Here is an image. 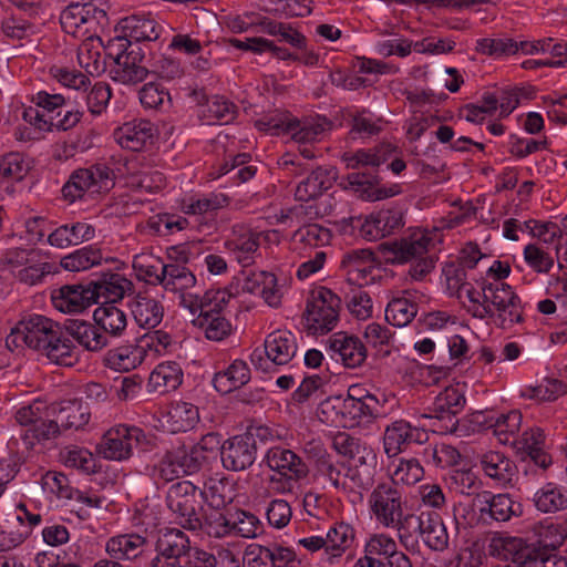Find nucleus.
Listing matches in <instances>:
<instances>
[{
	"label": "nucleus",
	"mask_w": 567,
	"mask_h": 567,
	"mask_svg": "<svg viewBox=\"0 0 567 567\" xmlns=\"http://www.w3.org/2000/svg\"><path fill=\"white\" fill-rule=\"evenodd\" d=\"M9 348L25 346L41 351L52 362L72 367L78 362L73 341L62 327L42 315H30L21 319L6 339Z\"/></svg>",
	"instance_id": "nucleus-1"
},
{
	"label": "nucleus",
	"mask_w": 567,
	"mask_h": 567,
	"mask_svg": "<svg viewBox=\"0 0 567 567\" xmlns=\"http://www.w3.org/2000/svg\"><path fill=\"white\" fill-rule=\"evenodd\" d=\"M370 517L381 527L396 532L403 547H408V529L414 520L409 498L402 486L380 481L367 496Z\"/></svg>",
	"instance_id": "nucleus-2"
},
{
	"label": "nucleus",
	"mask_w": 567,
	"mask_h": 567,
	"mask_svg": "<svg viewBox=\"0 0 567 567\" xmlns=\"http://www.w3.org/2000/svg\"><path fill=\"white\" fill-rule=\"evenodd\" d=\"M357 529L343 520L333 522L323 535L299 538L297 546L309 554H318L319 567H339L353 559Z\"/></svg>",
	"instance_id": "nucleus-3"
},
{
	"label": "nucleus",
	"mask_w": 567,
	"mask_h": 567,
	"mask_svg": "<svg viewBox=\"0 0 567 567\" xmlns=\"http://www.w3.org/2000/svg\"><path fill=\"white\" fill-rule=\"evenodd\" d=\"M340 297L331 289L319 286L310 290L303 312V328L310 336L332 331L339 322Z\"/></svg>",
	"instance_id": "nucleus-4"
},
{
	"label": "nucleus",
	"mask_w": 567,
	"mask_h": 567,
	"mask_svg": "<svg viewBox=\"0 0 567 567\" xmlns=\"http://www.w3.org/2000/svg\"><path fill=\"white\" fill-rule=\"evenodd\" d=\"M114 179L115 174L109 165L96 163L73 171L61 193L63 198L72 204L96 194L107 193L113 188Z\"/></svg>",
	"instance_id": "nucleus-5"
},
{
	"label": "nucleus",
	"mask_w": 567,
	"mask_h": 567,
	"mask_svg": "<svg viewBox=\"0 0 567 567\" xmlns=\"http://www.w3.org/2000/svg\"><path fill=\"white\" fill-rule=\"evenodd\" d=\"M485 302L494 310L498 327L509 329L524 321V306L512 286L505 282H486L482 286Z\"/></svg>",
	"instance_id": "nucleus-6"
},
{
	"label": "nucleus",
	"mask_w": 567,
	"mask_h": 567,
	"mask_svg": "<svg viewBox=\"0 0 567 567\" xmlns=\"http://www.w3.org/2000/svg\"><path fill=\"white\" fill-rule=\"evenodd\" d=\"M120 33L110 40L107 55H113V49L131 45L132 41L145 42L156 41L164 31L163 25L156 20L152 12H137L122 18L116 27Z\"/></svg>",
	"instance_id": "nucleus-7"
},
{
	"label": "nucleus",
	"mask_w": 567,
	"mask_h": 567,
	"mask_svg": "<svg viewBox=\"0 0 567 567\" xmlns=\"http://www.w3.org/2000/svg\"><path fill=\"white\" fill-rule=\"evenodd\" d=\"M298 352L297 337L289 330H276L264 342V350L255 349L250 361L256 369L268 372L271 365L288 364Z\"/></svg>",
	"instance_id": "nucleus-8"
},
{
	"label": "nucleus",
	"mask_w": 567,
	"mask_h": 567,
	"mask_svg": "<svg viewBox=\"0 0 567 567\" xmlns=\"http://www.w3.org/2000/svg\"><path fill=\"white\" fill-rule=\"evenodd\" d=\"M466 399L458 388L447 386L435 398L430 411L433 431L440 434L461 433L456 415L464 409Z\"/></svg>",
	"instance_id": "nucleus-9"
},
{
	"label": "nucleus",
	"mask_w": 567,
	"mask_h": 567,
	"mask_svg": "<svg viewBox=\"0 0 567 567\" xmlns=\"http://www.w3.org/2000/svg\"><path fill=\"white\" fill-rule=\"evenodd\" d=\"M145 440L142 429L134 425L118 424L111 427L102 439L100 452L104 458L125 461L131 457L133 449Z\"/></svg>",
	"instance_id": "nucleus-10"
},
{
	"label": "nucleus",
	"mask_w": 567,
	"mask_h": 567,
	"mask_svg": "<svg viewBox=\"0 0 567 567\" xmlns=\"http://www.w3.org/2000/svg\"><path fill=\"white\" fill-rule=\"evenodd\" d=\"M417 532L423 543L432 550L443 551L449 547L450 536L447 529L442 520V517L436 512H421L420 515L414 514V520L408 529V547L416 544L413 542L412 534Z\"/></svg>",
	"instance_id": "nucleus-11"
},
{
	"label": "nucleus",
	"mask_w": 567,
	"mask_h": 567,
	"mask_svg": "<svg viewBox=\"0 0 567 567\" xmlns=\"http://www.w3.org/2000/svg\"><path fill=\"white\" fill-rule=\"evenodd\" d=\"M341 224L359 227L363 238L372 241L393 234L403 226L402 214L395 209H381L372 213L362 220L361 217L343 218Z\"/></svg>",
	"instance_id": "nucleus-12"
},
{
	"label": "nucleus",
	"mask_w": 567,
	"mask_h": 567,
	"mask_svg": "<svg viewBox=\"0 0 567 567\" xmlns=\"http://www.w3.org/2000/svg\"><path fill=\"white\" fill-rule=\"evenodd\" d=\"M197 491L198 486L192 482L179 481L173 484L167 492V506L185 529L199 526L196 512Z\"/></svg>",
	"instance_id": "nucleus-13"
},
{
	"label": "nucleus",
	"mask_w": 567,
	"mask_h": 567,
	"mask_svg": "<svg viewBox=\"0 0 567 567\" xmlns=\"http://www.w3.org/2000/svg\"><path fill=\"white\" fill-rule=\"evenodd\" d=\"M114 65L111 69V78L118 83L132 85L143 82L148 70L143 65L144 54L140 48L132 45L113 49Z\"/></svg>",
	"instance_id": "nucleus-14"
},
{
	"label": "nucleus",
	"mask_w": 567,
	"mask_h": 567,
	"mask_svg": "<svg viewBox=\"0 0 567 567\" xmlns=\"http://www.w3.org/2000/svg\"><path fill=\"white\" fill-rule=\"evenodd\" d=\"M473 507L478 514V519L484 524L508 522L512 517L522 514V505L509 494H493L487 491L476 495Z\"/></svg>",
	"instance_id": "nucleus-15"
},
{
	"label": "nucleus",
	"mask_w": 567,
	"mask_h": 567,
	"mask_svg": "<svg viewBox=\"0 0 567 567\" xmlns=\"http://www.w3.org/2000/svg\"><path fill=\"white\" fill-rule=\"evenodd\" d=\"M106 18V12L93 3H71L60 16L62 29L74 37L86 35Z\"/></svg>",
	"instance_id": "nucleus-16"
},
{
	"label": "nucleus",
	"mask_w": 567,
	"mask_h": 567,
	"mask_svg": "<svg viewBox=\"0 0 567 567\" xmlns=\"http://www.w3.org/2000/svg\"><path fill=\"white\" fill-rule=\"evenodd\" d=\"M427 440L426 432L405 420H395L385 426L383 450L388 457H395L412 444H422Z\"/></svg>",
	"instance_id": "nucleus-17"
},
{
	"label": "nucleus",
	"mask_w": 567,
	"mask_h": 567,
	"mask_svg": "<svg viewBox=\"0 0 567 567\" xmlns=\"http://www.w3.org/2000/svg\"><path fill=\"white\" fill-rule=\"evenodd\" d=\"M168 258L174 262H168L166 268H163L164 275L161 278V284L165 291L183 292L195 287L197 279L193 271L185 266L188 260V254L185 248L181 246L172 247L168 250Z\"/></svg>",
	"instance_id": "nucleus-18"
},
{
	"label": "nucleus",
	"mask_w": 567,
	"mask_h": 567,
	"mask_svg": "<svg viewBox=\"0 0 567 567\" xmlns=\"http://www.w3.org/2000/svg\"><path fill=\"white\" fill-rule=\"evenodd\" d=\"M340 268L349 284L363 287L374 282L377 260L370 249H352L343 254Z\"/></svg>",
	"instance_id": "nucleus-19"
},
{
	"label": "nucleus",
	"mask_w": 567,
	"mask_h": 567,
	"mask_svg": "<svg viewBox=\"0 0 567 567\" xmlns=\"http://www.w3.org/2000/svg\"><path fill=\"white\" fill-rule=\"evenodd\" d=\"M51 416V406L41 401H34L16 412L17 422L22 426L29 427V432L38 441L50 440L56 436V425L52 423Z\"/></svg>",
	"instance_id": "nucleus-20"
},
{
	"label": "nucleus",
	"mask_w": 567,
	"mask_h": 567,
	"mask_svg": "<svg viewBox=\"0 0 567 567\" xmlns=\"http://www.w3.org/2000/svg\"><path fill=\"white\" fill-rule=\"evenodd\" d=\"M243 290L252 295H259L265 302L274 308L281 305L285 295V285L279 284L278 278L265 270H243Z\"/></svg>",
	"instance_id": "nucleus-21"
},
{
	"label": "nucleus",
	"mask_w": 567,
	"mask_h": 567,
	"mask_svg": "<svg viewBox=\"0 0 567 567\" xmlns=\"http://www.w3.org/2000/svg\"><path fill=\"white\" fill-rule=\"evenodd\" d=\"M256 456L257 445L247 435H235L221 444L220 458L227 471H245L254 464Z\"/></svg>",
	"instance_id": "nucleus-22"
},
{
	"label": "nucleus",
	"mask_w": 567,
	"mask_h": 567,
	"mask_svg": "<svg viewBox=\"0 0 567 567\" xmlns=\"http://www.w3.org/2000/svg\"><path fill=\"white\" fill-rule=\"evenodd\" d=\"M326 349L330 357L340 360L346 368L361 367L367 359V348L355 336L338 332L326 341Z\"/></svg>",
	"instance_id": "nucleus-23"
},
{
	"label": "nucleus",
	"mask_w": 567,
	"mask_h": 567,
	"mask_svg": "<svg viewBox=\"0 0 567 567\" xmlns=\"http://www.w3.org/2000/svg\"><path fill=\"white\" fill-rule=\"evenodd\" d=\"M224 245L237 262L246 268L258 256L260 235L244 225H235Z\"/></svg>",
	"instance_id": "nucleus-24"
},
{
	"label": "nucleus",
	"mask_w": 567,
	"mask_h": 567,
	"mask_svg": "<svg viewBox=\"0 0 567 567\" xmlns=\"http://www.w3.org/2000/svg\"><path fill=\"white\" fill-rule=\"evenodd\" d=\"M196 463L185 446L167 451L154 467V474L164 483L198 472Z\"/></svg>",
	"instance_id": "nucleus-25"
},
{
	"label": "nucleus",
	"mask_w": 567,
	"mask_h": 567,
	"mask_svg": "<svg viewBox=\"0 0 567 567\" xmlns=\"http://www.w3.org/2000/svg\"><path fill=\"white\" fill-rule=\"evenodd\" d=\"M53 307L63 313H78L96 302L95 291L83 285H65L52 291Z\"/></svg>",
	"instance_id": "nucleus-26"
},
{
	"label": "nucleus",
	"mask_w": 567,
	"mask_h": 567,
	"mask_svg": "<svg viewBox=\"0 0 567 567\" xmlns=\"http://www.w3.org/2000/svg\"><path fill=\"white\" fill-rule=\"evenodd\" d=\"M114 137L123 148L140 152L154 144L156 128L147 120H135L116 128Z\"/></svg>",
	"instance_id": "nucleus-27"
},
{
	"label": "nucleus",
	"mask_w": 567,
	"mask_h": 567,
	"mask_svg": "<svg viewBox=\"0 0 567 567\" xmlns=\"http://www.w3.org/2000/svg\"><path fill=\"white\" fill-rule=\"evenodd\" d=\"M433 234L427 230H417L410 236L390 244L389 250L393 261L405 264L424 257L431 247H434Z\"/></svg>",
	"instance_id": "nucleus-28"
},
{
	"label": "nucleus",
	"mask_w": 567,
	"mask_h": 567,
	"mask_svg": "<svg viewBox=\"0 0 567 567\" xmlns=\"http://www.w3.org/2000/svg\"><path fill=\"white\" fill-rule=\"evenodd\" d=\"M262 463L272 472L306 478L309 468L305 461L293 451L284 446H271L267 450Z\"/></svg>",
	"instance_id": "nucleus-29"
},
{
	"label": "nucleus",
	"mask_w": 567,
	"mask_h": 567,
	"mask_svg": "<svg viewBox=\"0 0 567 567\" xmlns=\"http://www.w3.org/2000/svg\"><path fill=\"white\" fill-rule=\"evenodd\" d=\"M52 423L56 425V435L61 430L83 429L90 421L91 413L86 403L81 400L62 401L58 405H51Z\"/></svg>",
	"instance_id": "nucleus-30"
},
{
	"label": "nucleus",
	"mask_w": 567,
	"mask_h": 567,
	"mask_svg": "<svg viewBox=\"0 0 567 567\" xmlns=\"http://www.w3.org/2000/svg\"><path fill=\"white\" fill-rule=\"evenodd\" d=\"M337 179V171L330 165L312 168L310 174L296 187L295 197L300 202L318 198L330 189Z\"/></svg>",
	"instance_id": "nucleus-31"
},
{
	"label": "nucleus",
	"mask_w": 567,
	"mask_h": 567,
	"mask_svg": "<svg viewBox=\"0 0 567 567\" xmlns=\"http://www.w3.org/2000/svg\"><path fill=\"white\" fill-rule=\"evenodd\" d=\"M145 360V350L136 339L107 350L103 357V364L114 371L128 372L138 368Z\"/></svg>",
	"instance_id": "nucleus-32"
},
{
	"label": "nucleus",
	"mask_w": 567,
	"mask_h": 567,
	"mask_svg": "<svg viewBox=\"0 0 567 567\" xmlns=\"http://www.w3.org/2000/svg\"><path fill=\"white\" fill-rule=\"evenodd\" d=\"M227 305L214 307L208 303L204 313L193 319L194 326L199 328L206 339L210 341H223L228 338L233 332V324L230 320L224 315Z\"/></svg>",
	"instance_id": "nucleus-33"
},
{
	"label": "nucleus",
	"mask_w": 567,
	"mask_h": 567,
	"mask_svg": "<svg viewBox=\"0 0 567 567\" xmlns=\"http://www.w3.org/2000/svg\"><path fill=\"white\" fill-rule=\"evenodd\" d=\"M229 205V197L223 193L194 194L181 200V209L185 215L197 217L199 221L214 215Z\"/></svg>",
	"instance_id": "nucleus-34"
},
{
	"label": "nucleus",
	"mask_w": 567,
	"mask_h": 567,
	"mask_svg": "<svg viewBox=\"0 0 567 567\" xmlns=\"http://www.w3.org/2000/svg\"><path fill=\"white\" fill-rule=\"evenodd\" d=\"M84 350L99 352L109 346V338L96 324L84 320H69L65 330Z\"/></svg>",
	"instance_id": "nucleus-35"
},
{
	"label": "nucleus",
	"mask_w": 567,
	"mask_h": 567,
	"mask_svg": "<svg viewBox=\"0 0 567 567\" xmlns=\"http://www.w3.org/2000/svg\"><path fill=\"white\" fill-rule=\"evenodd\" d=\"M480 465L484 474L499 486L512 484L516 475L515 463L504 453L488 451L481 456Z\"/></svg>",
	"instance_id": "nucleus-36"
},
{
	"label": "nucleus",
	"mask_w": 567,
	"mask_h": 567,
	"mask_svg": "<svg viewBox=\"0 0 567 567\" xmlns=\"http://www.w3.org/2000/svg\"><path fill=\"white\" fill-rule=\"evenodd\" d=\"M250 380V368L246 361L236 359L225 369L216 372L213 378V385L220 394H229L240 389Z\"/></svg>",
	"instance_id": "nucleus-37"
},
{
	"label": "nucleus",
	"mask_w": 567,
	"mask_h": 567,
	"mask_svg": "<svg viewBox=\"0 0 567 567\" xmlns=\"http://www.w3.org/2000/svg\"><path fill=\"white\" fill-rule=\"evenodd\" d=\"M327 121L320 116L298 118L291 114L285 135L297 144H313L321 140Z\"/></svg>",
	"instance_id": "nucleus-38"
},
{
	"label": "nucleus",
	"mask_w": 567,
	"mask_h": 567,
	"mask_svg": "<svg viewBox=\"0 0 567 567\" xmlns=\"http://www.w3.org/2000/svg\"><path fill=\"white\" fill-rule=\"evenodd\" d=\"M146 538L136 533L118 534L110 537L105 543V553L111 558L133 560L144 550Z\"/></svg>",
	"instance_id": "nucleus-39"
},
{
	"label": "nucleus",
	"mask_w": 567,
	"mask_h": 567,
	"mask_svg": "<svg viewBox=\"0 0 567 567\" xmlns=\"http://www.w3.org/2000/svg\"><path fill=\"white\" fill-rule=\"evenodd\" d=\"M131 312L140 328L155 329L164 318V306L157 299L138 293L131 305Z\"/></svg>",
	"instance_id": "nucleus-40"
},
{
	"label": "nucleus",
	"mask_w": 567,
	"mask_h": 567,
	"mask_svg": "<svg viewBox=\"0 0 567 567\" xmlns=\"http://www.w3.org/2000/svg\"><path fill=\"white\" fill-rule=\"evenodd\" d=\"M344 468L343 462L336 461L327 452L320 453L313 463V477L321 482L323 486L329 485L337 492H341L344 487Z\"/></svg>",
	"instance_id": "nucleus-41"
},
{
	"label": "nucleus",
	"mask_w": 567,
	"mask_h": 567,
	"mask_svg": "<svg viewBox=\"0 0 567 567\" xmlns=\"http://www.w3.org/2000/svg\"><path fill=\"white\" fill-rule=\"evenodd\" d=\"M251 155L249 153H239L224 159L214 171L210 176L216 179L221 176L235 172L231 181L234 184H243L250 181L257 173V167L250 164Z\"/></svg>",
	"instance_id": "nucleus-42"
},
{
	"label": "nucleus",
	"mask_w": 567,
	"mask_h": 567,
	"mask_svg": "<svg viewBox=\"0 0 567 567\" xmlns=\"http://www.w3.org/2000/svg\"><path fill=\"white\" fill-rule=\"evenodd\" d=\"M198 422V408L189 402H173L165 415L166 427L172 433L190 431Z\"/></svg>",
	"instance_id": "nucleus-43"
},
{
	"label": "nucleus",
	"mask_w": 567,
	"mask_h": 567,
	"mask_svg": "<svg viewBox=\"0 0 567 567\" xmlns=\"http://www.w3.org/2000/svg\"><path fill=\"white\" fill-rule=\"evenodd\" d=\"M233 295L227 289H209L202 297L195 293L183 291L179 293V306L187 309L192 316H200L208 310L206 306L214 307L228 305Z\"/></svg>",
	"instance_id": "nucleus-44"
},
{
	"label": "nucleus",
	"mask_w": 567,
	"mask_h": 567,
	"mask_svg": "<svg viewBox=\"0 0 567 567\" xmlns=\"http://www.w3.org/2000/svg\"><path fill=\"white\" fill-rule=\"evenodd\" d=\"M94 322L109 337L120 338L127 327L126 313L112 302H105L93 312Z\"/></svg>",
	"instance_id": "nucleus-45"
},
{
	"label": "nucleus",
	"mask_w": 567,
	"mask_h": 567,
	"mask_svg": "<svg viewBox=\"0 0 567 567\" xmlns=\"http://www.w3.org/2000/svg\"><path fill=\"white\" fill-rule=\"evenodd\" d=\"M348 179L359 197L367 202L383 200L402 193V186L398 183L385 185L373 184L365 181L363 175L355 173L350 174Z\"/></svg>",
	"instance_id": "nucleus-46"
},
{
	"label": "nucleus",
	"mask_w": 567,
	"mask_h": 567,
	"mask_svg": "<svg viewBox=\"0 0 567 567\" xmlns=\"http://www.w3.org/2000/svg\"><path fill=\"white\" fill-rule=\"evenodd\" d=\"M162 258L150 251H142L133 257L132 267L136 278L148 285L157 286L164 275L163 268H166Z\"/></svg>",
	"instance_id": "nucleus-47"
},
{
	"label": "nucleus",
	"mask_w": 567,
	"mask_h": 567,
	"mask_svg": "<svg viewBox=\"0 0 567 567\" xmlns=\"http://www.w3.org/2000/svg\"><path fill=\"white\" fill-rule=\"evenodd\" d=\"M183 382V370L175 361H166L156 365L151 372L148 384L161 393L176 390Z\"/></svg>",
	"instance_id": "nucleus-48"
},
{
	"label": "nucleus",
	"mask_w": 567,
	"mask_h": 567,
	"mask_svg": "<svg viewBox=\"0 0 567 567\" xmlns=\"http://www.w3.org/2000/svg\"><path fill=\"white\" fill-rule=\"evenodd\" d=\"M545 433L540 427H532L525 431L519 441V447L524 450L533 462L546 470L551 465V456L544 450L545 446Z\"/></svg>",
	"instance_id": "nucleus-49"
},
{
	"label": "nucleus",
	"mask_w": 567,
	"mask_h": 567,
	"mask_svg": "<svg viewBox=\"0 0 567 567\" xmlns=\"http://www.w3.org/2000/svg\"><path fill=\"white\" fill-rule=\"evenodd\" d=\"M189 547L188 536L184 532L169 528L159 536L155 557L181 560L182 556L187 555Z\"/></svg>",
	"instance_id": "nucleus-50"
},
{
	"label": "nucleus",
	"mask_w": 567,
	"mask_h": 567,
	"mask_svg": "<svg viewBox=\"0 0 567 567\" xmlns=\"http://www.w3.org/2000/svg\"><path fill=\"white\" fill-rule=\"evenodd\" d=\"M419 306L413 296L405 291L403 296L393 298L385 308V319L394 327L408 326L417 315Z\"/></svg>",
	"instance_id": "nucleus-51"
},
{
	"label": "nucleus",
	"mask_w": 567,
	"mask_h": 567,
	"mask_svg": "<svg viewBox=\"0 0 567 567\" xmlns=\"http://www.w3.org/2000/svg\"><path fill=\"white\" fill-rule=\"evenodd\" d=\"M101 39L90 34L78 49V62L91 75H99L105 70V63L101 56Z\"/></svg>",
	"instance_id": "nucleus-52"
},
{
	"label": "nucleus",
	"mask_w": 567,
	"mask_h": 567,
	"mask_svg": "<svg viewBox=\"0 0 567 567\" xmlns=\"http://www.w3.org/2000/svg\"><path fill=\"white\" fill-rule=\"evenodd\" d=\"M199 495L204 503L210 508H224L233 501L229 484L225 478L209 476L198 487Z\"/></svg>",
	"instance_id": "nucleus-53"
},
{
	"label": "nucleus",
	"mask_w": 567,
	"mask_h": 567,
	"mask_svg": "<svg viewBox=\"0 0 567 567\" xmlns=\"http://www.w3.org/2000/svg\"><path fill=\"white\" fill-rule=\"evenodd\" d=\"M133 284L124 275L117 272L104 274L95 284L94 291L96 296H103L109 302L115 305L122 300L126 292L131 291Z\"/></svg>",
	"instance_id": "nucleus-54"
},
{
	"label": "nucleus",
	"mask_w": 567,
	"mask_h": 567,
	"mask_svg": "<svg viewBox=\"0 0 567 567\" xmlns=\"http://www.w3.org/2000/svg\"><path fill=\"white\" fill-rule=\"evenodd\" d=\"M379 414L371 399L357 401L343 398V429H352L372 422Z\"/></svg>",
	"instance_id": "nucleus-55"
},
{
	"label": "nucleus",
	"mask_w": 567,
	"mask_h": 567,
	"mask_svg": "<svg viewBox=\"0 0 567 567\" xmlns=\"http://www.w3.org/2000/svg\"><path fill=\"white\" fill-rule=\"evenodd\" d=\"M223 508H210L206 511L203 517L198 516L199 526L188 527V530L203 532L209 537L223 538L231 536L230 517H227Z\"/></svg>",
	"instance_id": "nucleus-56"
},
{
	"label": "nucleus",
	"mask_w": 567,
	"mask_h": 567,
	"mask_svg": "<svg viewBox=\"0 0 567 567\" xmlns=\"http://www.w3.org/2000/svg\"><path fill=\"white\" fill-rule=\"evenodd\" d=\"M424 476V468L416 458H399L390 466V478L395 485L411 486L420 482Z\"/></svg>",
	"instance_id": "nucleus-57"
},
{
	"label": "nucleus",
	"mask_w": 567,
	"mask_h": 567,
	"mask_svg": "<svg viewBox=\"0 0 567 567\" xmlns=\"http://www.w3.org/2000/svg\"><path fill=\"white\" fill-rule=\"evenodd\" d=\"M360 464L346 466L344 487L341 492L344 494L355 493L360 496L363 491H368L373 482V470L364 463V458H359Z\"/></svg>",
	"instance_id": "nucleus-58"
},
{
	"label": "nucleus",
	"mask_w": 567,
	"mask_h": 567,
	"mask_svg": "<svg viewBox=\"0 0 567 567\" xmlns=\"http://www.w3.org/2000/svg\"><path fill=\"white\" fill-rule=\"evenodd\" d=\"M237 115V106L223 95L207 99L203 109V117L208 124H228Z\"/></svg>",
	"instance_id": "nucleus-59"
},
{
	"label": "nucleus",
	"mask_w": 567,
	"mask_h": 567,
	"mask_svg": "<svg viewBox=\"0 0 567 567\" xmlns=\"http://www.w3.org/2000/svg\"><path fill=\"white\" fill-rule=\"evenodd\" d=\"M103 255L100 248L89 245L64 256L61 259V267L68 271H83L100 265Z\"/></svg>",
	"instance_id": "nucleus-60"
},
{
	"label": "nucleus",
	"mask_w": 567,
	"mask_h": 567,
	"mask_svg": "<svg viewBox=\"0 0 567 567\" xmlns=\"http://www.w3.org/2000/svg\"><path fill=\"white\" fill-rule=\"evenodd\" d=\"M522 420V413L517 410L502 414L496 413L493 426L494 435L502 444H516Z\"/></svg>",
	"instance_id": "nucleus-61"
},
{
	"label": "nucleus",
	"mask_w": 567,
	"mask_h": 567,
	"mask_svg": "<svg viewBox=\"0 0 567 567\" xmlns=\"http://www.w3.org/2000/svg\"><path fill=\"white\" fill-rule=\"evenodd\" d=\"M516 567H567L565 558L544 548L528 546L515 559Z\"/></svg>",
	"instance_id": "nucleus-62"
},
{
	"label": "nucleus",
	"mask_w": 567,
	"mask_h": 567,
	"mask_svg": "<svg viewBox=\"0 0 567 567\" xmlns=\"http://www.w3.org/2000/svg\"><path fill=\"white\" fill-rule=\"evenodd\" d=\"M190 221L177 214L162 213L150 217L145 228L153 235L167 236L188 229Z\"/></svg>",
	"instance_id": "nucleus-63"
},
{
	"label": "nucleus",
	"mask_w": 567,
	"mask_h": 567,
	"mask_svg": "<svg viewBox=\"0 0 567 567\" xmlns=\"http://www.w3.org/2000/svg\"><path fill=\"white\" fill-rule=\"evenodd\" d=\"M399 549L396 540L386 533L370 535L363 545V554L370 558L386 563Z\"/></svg>",
	"instance_id": "nucleus-64"
}]
</instances>
